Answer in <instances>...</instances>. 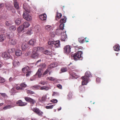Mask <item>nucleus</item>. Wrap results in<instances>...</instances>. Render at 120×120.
Instances as JSON below:
<instances>
[{"label":"nucleus","instance_id":"obj_28","mask_svg":"<svg viewBox=\"0 0 120 120\" xmlns=\"http://www.w3.org/2000/svg\"><path fill=\"white\" fill-rule=\"evenodd\" d=\"M52 51H49L48 50H46L44 52V54L47 55H49L50 56H52Z\"/></svg>","mask_w":120,"mask_h":120},{"label":"nucleus","instance_id":"obj_3","mask_svg":"<svg viewBox=\"0 0 120 120\" xmlns=\"http://www.w3.org/2000/svg\"><path fill=\"white\" fill-rule=\"evenodd\" d=\"M42 50L43 48L42 47H37L34 48L33 50L31 57L33 59L37 58L39 56V54L37 52L41 51Z\"/></svg>","mask_w":120,"mask_h":120},{"label":"nucleus","instance_id":"obj_62","mask_svg":"<svg viewBox=\"0 0 120 120\" xmlns=\"http://www.w3.org/2000/svg\"><path fill=\"white\" fill-rule=\"evenodd\" d=\"M85 41L86 42H88L89 41L88 40L89 39L88 38H85Z\"/></svg>","mask_w":120,"mask_h":120},{"label":"nucleus","instance_id":"obj_18","mask_svg":"<svg viewBox=\"0 0 120 120\" xmlns=\"http://www.w3.org/2000/svg\"><path fill=\"white\" fill-rule=\"evenodd\" d=\"M6 39V36L5 34H2L0 35V42L3 41Z\"/></svg>","mask_w":120,"mask_h":120},{"label":"nucleus","instance_id":"obj_60","mask_svg":"<svg viewBox=\"0 0 120 120\" xmlns=\"http://www.w3.org/2000/svg\"><path fill=\"white\" fill-rule=\"evenodd\" d=\"M4 6V4L3 3L0 4V8L3 7Z\"/></svg>","mask_w":120,"mask_h":120},{"label":"nucleus","instance_id":"obj_49","mask_svg":"<svg viewBox=\"0 0 120 120\" xmlns=\"http://www.w3.org/2000/svg\"><path fill=\"white\" fill-rule=\"evenodd\" d=\"M0 94L4 98H5L7 97L6 94L5 93H0Z\"/></svg>","mask_w":120,"mask_h":120},{"label":"nucleus","instance_id":"obj_35","mask_svg":"<svg viewBox=\"0 0 120 120\" xmlns=\"http://www.w3.org/2000/svg\"><path fill=\"white\" fill-rule=\"evenodd\" d=\"M12 107L11 105H6L3 108V109L4 110H6L7 109H9L11 108Z\"/></svg>","mask_w":120,"mask_h":120},{"label":"nucleus","instance_id":"obj_33","mask_svg":"<svg viewBox=\"0 0 120 120\" xmlns=\"http://www.w3.org/2000/svg\"><path fill=\"white\" fill-rule=\"evenodd\" d=\"M29 67L27 66L22 69V71L24 73L27 72L28 71Z\"/></svg>","mask_w":120,"mask_h":120},{"label":"nucleus","instance_id":"obj_45","mask_svg":"<svg viewBox=\"0 0 120 120\" xmlns=\"http://www.w3.org/2000/svg\"><path fill=\"white\" fill-rule=\"evenodd\" d=\"M59 93L56 92H54L53 93V94H52V96H59Z\"/></svg>","mask_w":120,"mask_h":120},{"label":"nucleus","instance_id":"obj_39","mask_svg":"<svg viewBox=\"0 0 120 120\" xmlns=\"http://www.w3.org/2000/svg\"><path fill=\"white\" fill-rule=\"evenodd\" d=\"M26 92L27 94H35L34 92L30 90H27Z\"/></svg>","mask_w":120,"mask_h":120},{"label":"nucleus","instance_id":"obj_21","mask_svg":"<svg viewBox=\"0 0 120 120\" xmlns=\"http://www.w3.org/2000/svg\"><path fill=\"white\" fill-rule=\"evenodd\" d=\"M13 65L15 67H17L20 64L19 62L17 60H15L14 61L13 63Z\"/></svg>","mask_w":120,"mask_h":120},{"label":"nucleus","instance_id":"obj_61","mask_svg":"<svg viewBox=\"0 0 120 120\" xmlns=\"http://www.w3.org/2000/svg\"><path fill=\"white\" fill-rule=\"evenodd\" d=\"M3 65V64L0 61V68H1Z\"/></svg>","mask_w":120,"mask_h":120},{"label":"nucleus","instance_id":"obj_52","mask_svg":"<svg viewBox=\"0 0 120 120\" xmlns=\"http://www.w3.org/2000/svg\"><path fill=\"white\" fill-rule=\"evenodd\" d=\"M47 78L50 80L53 81L55 79L54 78L52 77H48Z\"/></svg>","mask_w":120,"mask_h":120},{"label":"nucleus","instance_id":"obj_42","mask_svg":"<svg viewBox=\"0 0 120 120\" xmlns=\"http://www.w3.org/2000/svg\"><path fill=\"white\" fill-rule=\"evenodd\" d=\"M72 95V92H69L68 95V98L69 99L71 98Z\"/></svg>","mask_w":120,"mask_h":120},{"label":"nucleus","instance_id":"obj_51","mask_svg":"<svg viewBox=\"0 0 120 120\" xmlns=\"http://www.w3.org/2000/svg\"><path fill=\"white\" fill-rule=\"evenodd\" d=\"M39 84H40L44 85L47 84V83L45 81H41L39 82Z\"/></svg>","mask_w":120,"mask_h":120},{"label":"nucleus","instance_id":"obj_50","mask_svg":"<svg viewBox=\"0 0 120 120\" xmlns=\"http://www.w3.org/2000/svg\"><path fill=\"white\" fill-rule=\"evenodd\" d=\"M48 95V94H45V96H43L42 97V99L43 101H45L47 97V95Z\"/></svg>","mask_w":120,"mask_h":120},{"label":"nucleus","instance_id":"obj_29","mask_svg":"<svg viewBox=\"0 0 120 120\" xmlns=\"http://www.w3.org/2000/svg\"><path fill=\"white\" fill-rule=\"evenodd\" d=\"M62 16V14L60 13H59L58 12H57L56 13V20H58L57 19V18L58 19H59Z\"/></svg>","mask_w":120,"mask_h":120},{"label":"nucleus","instance_id":"obj_56","mask_svg":"<svg viewBox=\"0 0 120 120\" xmlns=\"http://www.w3.org/2000/svg\"><path fill=\"white\" fill-rule=\"evenodd\" d=\"M11 24L8 21H6L5 22V25L6 26H9Z\"/></svg>","mask_w":120,"mask_h":120},{"label":"nucleus","instance_id":"obj_17","mask_svg":"<svg viewBox=\"0 0 120 120\" xmlns=\"http://www.w3.org/2000/svg\"><path fill=\"white\" fill-rule=\"evenodd\" d=\"M24 29L23 25H22L18 28L17 30L18 32L19 33H21L24 30Z\"/></svg>","mask_w":120,"mask_h":120},{"label":"nucleus","instance_id":"obj_15","mask_svg":"<svg viewBox=\"0 0 120 120\" xmlns=\"http://www.w3.org/2000/svg\"><path fill=\"white\" fill-rule=\"evenodd\" d=\"M28 47V45L25 43H23L22 44L21 47L23 51L26 50Z\"/></svg>","mask_w":120,"mask_h":120},{"label":"nucleus","instance_id":"obj_20","mask_svg":"<svg viewBox=\"0 0 120 120\" xmlns=\"http://www.w3.org/2000/svg\"><path fill=\"white\" fill-rule=\"evenodd\" d=\"M14 4L15 7L17 9L19 8V7L18 3L17 2L16 0H14Z\"/></svg>","mask_w":120,"mask_h":120},{"label":"nucleus","instance_id":"obj_55","mask_svg":"<svg viewBox=\"0 0 120 120\" xmlns=\"http://www.w3.org/2000/svg\"><path fill=\"white\" fill-rule=\"evenodd\" d=\"M49 71L48 70V69H46L43 75H45L47 74Z\"/></svg>","mask_w":120,"mask_h":120},{"label":"nucleus","instance_id":"obj_30","mask_svg":"<svg viewBox=\"0 0 120 120\" xmlns=\"http://www.w3.org/2000/svg\"><path fill=\"white\" fill-rule=\"evenodd\" d=\"M9 29L11 31H15L16 29V28L15 25H12L9 27Z\"/></svg>","mask_w":120,"mask_h":120},{"label":"nucleus","instance_id":"obj_14","mask_svg":"<svg viewBox=\"0 0 120 120\" xmlns=\"http://www.w3.org/2000/svg\"><path fill=\"white\" fill-rule=\"evenodd\" d=\"M39 18L42 20H45L46 19L47 16L45 14L40 15L39 16Z\"/></svg>","mask_w":120,"mask_h":120},{"label":"nucleus","instance_id":"obj_6","mask_svg":"<svg viewBox=\"0 0 120 120\" xmlns=\"http://www.w3.org/2000/svg\"><path fill=\"white\" fill-rule=\"evenodd\" d=\"M32 110L36 113L39 116H42L43 114V112L41 111L39 109L37 108H35L32 109Z\"/></svg>","mask_w":120,"mask_h":120},{"label":"nucleus","instance_id":"obj_25","mask_svg":"<svg viewBox=\"0 0 120 120\" xmlns=\"http://www.w3.org/2000/svg\"><path fill=\"white\" fill-rule=\"evenodd\" d=\"M114 50L118 51L120 50V46L118 44H116L113 47Z\"/></svg>","mask_w":120,"mask_h":120},{"label":"nucleus","instance_id":"obj_5","mask_svg":"<svg viewBox=\"0 0 120 120\" xmlns=\"http://www.w3.org/2000/svg\"><path fill=\"white\" fill-rule=\"evenodd\" d=\"M82 53L81 51H79L75 53L73 56L74 59L75 60H82V57L81 56V55Z\"/></svg>","mask_w":120,"mask_h":120},{"label":"nucleus","instance_id":"obj_48","mask_svg":"<svg viewBox=\"0 0 120 120\" xmlns=\"http://www.w3.org/2000/svg\"><path fill=\"white\" fill-rule=\"evenodd\" d=\"M15 88L17 90H23V88L22 87H19V86H15Z\"/></svg>","mask_w":120,"mask_h":120},{"label":"nucleus","instance_id":"obj_47","mask_svg":"<svg viewBox=\"0 0 120 120\" xmlns=\"http://www.w3.org/2000/svg\"><path fill=\"white\" fill-rule=\"evenodd\" d=\"M5 80L3 78L0 77V83H3L5 82Z\"/></svg>","mask_w":120,"mask_h":120},{"label":"nucleus","instance_id":"obj_8","mask_svg":"<svg viewBox=\"0 0 120 120\" xmlns=\"http://www.w3.org/2000/svg\"><path fill=\"white\" fill-rule=\"evenodd\" d=\"M71 48L69 45H67L64 48V53L67 54L71 52Z\"/></svg>","mask_w":120,"mask_h":120},{"label":"nucleus","instance_id":"obj_59","mask_svg":"<svg viewBox=\"0 0 120 120\" xmlns=\"http://www.w3.org/2000/svg\"><path fill=\"white\" fill-rule=\"evenodd\" d=\"M96 80L97 82H100L101 78L98 77L96 79Z\"/></svg>","mask_w":120,"mask_h":120},{"label":"nucleus","instance_id":"obj_7","mask_svg":"<svg viewBox=\"0 0 120 120\" xmlns=\"http://www.w3.org/2000/svg\"><path fill=\"white\" fill-rule=\"evenodd\" d=\"M24 98L27 101L30 102L31 105H33L36 102V101L34 99L28 97H25Z\"/></svg>","mask_w":120,"mask_h":120},{"label":"nucleus","instance_id":"obj_2","mask_svg":"<svg viewBox=\"0 0 120 120\" xmlns=\"http://www.w3.org/2000/svg\"><path fill=\"white\" fill-rule=\"evenodd\" d=\"M92 76L91 74L89 71H86L85 73V75L82 77V85H86L88 82L89 77H91Z\"/></svg>","mask_w":120,"mask_h":120},{"label":"nucleus","instance_id":"obj_40","mask_svg":"<svg viewBox=\"0 0 120 120\" xmlns=\"http://www.w3.org/2000/svg\"><path fill=\"white\" fill-rule=\"evenodd\" d=\"M54 105H51L49 106H46V108L47 109H51L53 108Z\"/></svg>","mask_w":120,"mask_h":120},{"label":"nucleus","instance_id":"obj_31","mask_svg":"<svg viewBox=\"0 0 120 120\" xmlns=\"http://www.w3.org/2000/svg\"><path fill=\"white\" fill-rule=\"evenodd\" d=\"M22 25L24 28H25L28 27L29 26L30 24L28 22H25L23 23V24Z\"/></svg>","mask_w":120,"mask_h":120},{"label":"nucleus","instance_id":"obj_37","mask_svg":"<svg viewBox=\"0 0 120 120\" xmlns=\"http://www.w3.org/2000/svg\"><path fill=\"white\" fill-rule=\"evenodd\" d=\"M15 51V49L14 48L9 49L8 50V53H12L14 52Z\"/></svg>","mask_w":120,"mask_h":120},{"label":"nucleus","instance_id":"obj_38","mask_svg":"<svg viewBox=\"0 0 120 120\" xmlns=\"http://www.w3.org/2000/svg\"><path fill=\"white\" fill-rule=\"evenodd\" d=\"M61 71L63 72H66L68 71L67 68H63L61 69Z\"/></svg>","mask_w":120,"mask_h":120},{"label":"nucleus","instance_id":"obj_36","mask_svg":"<svg viewBox=\"0 0 120 120\" xmlns=\"http://www.w3.org/2000/svg\"><path fill=\"white\" fill-rule=\"evenodd\" d=\"M84 38L83 37H80L78 38V41L81 43H83Z\"/></svg>","mask_w":120,"mask_h":120},{"label":"nucleus","instance_id":"obj_10","mask_svg":"<svg viewBox=\"0 0 120 120\" xmlns=\"http://www.w3.org/2000/svg\"><path fill=\"white\" fill-rule=\"evenodd\" d=\"M16 104L18 106H24L27 104V103L23 102L21 100H19L16 102Z\"/></svg>","mask_w":120,"mask_h":120},{"label":"nucleus","instance_id":"obj_53","mask_svg":"<svg viewBox=\"0 0 120 120\" xmlns=\"http://www.w3.org/2000/svg\"><path fill=\"white\" fill-rule=\"evenodd\" d=\"M51 101L53 103H56L58 101L56 99H53L51 100Z\"/></svg>","mask_w":120,"mask_h":120},{"label":"nucleus","instance_id":"obj_12","mask_svg":"<svg viewBox=\"0 0 120 120\" xmlns=\"http://www.w3.org/2000/svg\"><path fill=\"white\" fill-rule=\"evenodd\" d=\"M9 42L11 44L14 45L17 44V41L15 39H10L9 41Z\"/></svg>","mask_w":120,"mask_h":120},{"label":"nucleus","instance_id":"obj_16","mask_svg":"<svg viewBox=\"0 0 120 120\" xmlns=\"http://www.w3.org/2000/svg\"><path fill=\"white\" fill-rule=\"evenodd\" d=\"M57 66L58 64L57 63H53L48 66V68H52L57 67Z\"/></svg>","mask_w":120,"mask_h":120},{"label":"nucleus","instance_id":"obj_54","mask_svg":"<svg viewBox=\"0 0 120 120\" xmlns=\"http://www.w3.org/2000/svg\"><path fill=\"white\" fill-rule=\"evenodd\" d=\"M40 66L41 68L43 69L45 67V64H42L40 65Z\"/></svg>","mask_w":120,"mask_h":120},{"label":"nucleus","instance_id":"obj_46","mask_svg":"<svg viewBox=\"0 0 120 120\" xmlns=\"http://www.w3.org/2000/svg\"><path fill=\"white\" fill-rule=\"evenodd\" d=\"M20 86L21 87H26L27 85L24 83H22L20 85Z\"/></svg>","mask_w":120,"mask_h":120},{"label":"nucleus","instance_id":"obj_41","mask_svg":"<svg viewBox=\"0 0 120 120\" xmlns=\"http://www.w3.org/2000/svg\"><path fill=\"white\" fill-rule=\"evenodd\" d=\"M9 10H10L12 9V6L11 5H9L6 7Z\"/></svg>","mask_w":120,"mask_h":120},{"label":"nucleus","instance_id":"obj_1","mask_svg":"<svg viewBox=\"0 0 120 120\" xmlns=\"http://www.w3.org/2000/svg\"><path fill=\"white\" fill-rule=\"evenodd\" d=\"M23 7L25 11V12L23 13V18L26 20L30 21L32 19V17L30 15L28 14L27 12L29 13L30 12V7L28 6L27 4L25 3L23 5Z\"/></svg>","mask_w":120,"mask_h":120},{"label":"nucleus","instance_id":"obj_26","mask_svg":"<svg viewBox=\"0 0 120 120\" xmlns=\"http://www.w3.org/2000/svg\"><path fill=\"white\" fill-rule=\"evenodd\" d=\"M36 40L34 39H31L28 42L29 44L31 45H33L36 42Z\"/></svg>","mask_w":120,"mask_h":120},{"label":"nucleus","instance_id":"obj_27","mask_svg":"<svg viewBox=\"0 0 120 120\" xmlns=\"http://www.w3.org/2000/svg\"><path fill=\"white\" fill-rule=\"evenodd\" d=\"M52 28L51 26L49 25H47L45 26V29L48 31H50L52 30Z\"/></svg>","mask_w":120,"mask_h":120},{"label":"nucleus","instance_id":"obj_44","mask_svg":"<svg viewBox=\"0 0 120 120\" xmlns=\"http://www.w3.org/2000/svg\"><path fill=\"white\" fill-rule=\"evenodd\" d=\"M64 23H61L59 26L60 29L63 30L64 29Z\"/></svg>","mask_w":120,"mask_h":120},{"label":"nucleus","instance_id":"obj_32","mask_svg":"<svg viewBox=\"0 0 120 120\" xmlns=\"http://www.w3.org/2000/svg\"><path fill=\"white\" fill-rule=\"evenodd\" d=\"M40 87V86L36 85L32 86L31 88L34 90H36L39 89Z\"/></svg>","mask_w":120,"mask_h":120},{"label":"nucleus","instance_id":"obj_58","mask_svg":"<svg viewBox=\"0 0 120 120\" xmlns=\"http://www.w3.org/2000/svg\"><path fill=\"white\" fill-rule=\"evenodd\" d=\"M26 74V76L27 77L29 76L30 75V74H31V72L30 71H27Z\"/></svg>","mask_w":120,"mask_h":120},{"label":"nucleus","instance_id":"obj_13","mask_svg":"<svg viewBox=\"0 0 120 120\" xmlns=\"http://www.w3.org/2000/svg\"><path fill=\"white\" fill-rule=\"evenodd\" d=\"M41 69L39 68L38 69L36 74H35V76H37L38 78L41 77L42 75V73L41 72Z\"/></svg>","mask_w":120,"mask_h":120},{"label":"nucleus","instance_id":"obj_23","mask_svg":"<svg viewBox=\"0 0 120 120\" xmlns=\"http://www.w3.org/2000/svg\"><path fill=\"white\" fill-rule=\"evenodd\" d=\"M63 31V30L59 29L56 30V33L58 35H59L63 34V33L62 32Z\"/></svg>","mask_w":120,"mask_h":120},{"label":"nucleus","instance_id":"obj_63","mask_svg":"<svg viewBox=\"0 0 120 120\" xmlns=\"http://www.w3.org/2000/svg\"><path fill=\"white\" fill-rule=\"evenodd\" d=\"M27 34H28L30 35L32 34V33L30 31H28L27 32Z\"/></svg>","mask_w":120,"mask_h":120},{"label":"nucleus","instance_id":"obj_24","mask_svg":"<svg viewBox=\"0 0 120 120\" xmlns=\"http://www.w3.org/2000/svg\"><path fill=\"white\" fill-rule=\"evenodd\" d=\"M15 54L16 56H20L22 55V52L21 50H17L15 52Z\"/></svg>","mask_w":120,"mask_h":120},{"label":"nucleus","instance_id":"obj_9","mask_svg":"<svg viewBox=\"0 0 120 120\" xmlns=\"http://www.w3.org/2000/svg\"><path fill=\"white\" fill-rule=\"evenodd\" d=\"M2 56L4 60H7L10 58V55L8 52H4L2 53Z\"/></svg>","mask_w":120,"mask_h":120},{"label":"nucleus","instance_id":"obj_11","mask_svg":"<svg viewBox=\"0 0 120 120\" xmlns=\"http://www.w3.org/2000/svg\"><path fill=\"white\" fill-rule=\"evenodd\" d=\"M67 36L66 33V32H63L61 35V40L62 41H64L66 40Z\"/></svg>","mask_w":120,"mask_h":120},{"label":"nucleus","instance_id":"obj_57","mask_svg":"<svg viewBox=\"0 0 120 120\" xmlns=\"http://www.w3.org/2000/svg\"><path fill=\"white\" fill-rule=\"evenodd\" d=\"M57 86L59 89H62V86L60 84H58L57 85Z\"/></svg>","mask_w":120,"mask_h":120},{"label":"nucleus","instance_id":"obj_43","mask_svg":"<svg viewBox=\"0 0 120 120\" xmlns=\"http://www.w3.org/2000/svg\"><path fill=\"white\" fill-rule=\"evenodd\" d=\"M69 74L70 75L73 77H75L76 75L72 71L70 72Z\"/></svg>","mask_w":120,"mask_h":120},{"label":"nucleus","instance_id":"obj_22","mask_svg":"<svg viewBox=\"0 0 120 120\" xmlns=\"http://www.w3.org/2000/svg\"><path fill=\"white\" fill-rule=\"evenodd\" d=\"M67 19L66 16H63V18L61 19L60 20V23H65L66 22V20Z\"/></svg>","mask_w":120,"mask_h":120},{"label":"nucleus","instance_id":"obj_19","mask_svg":"<svg viewBox=\"0 0 120 120\" xmlns=\"http://www.w3.org/2000/svg\"><path fill=\"white\" fill-rule=\"evenodd\" d=\"M50 88L49 86H45L41 87L40 88V90L47 91Z\"/></svg>","mask_w":120,"mask_h":120},{"label":"nucleus","instance_id":"obj_64","mask_svg":"<svg viewBox=\"0 0 120 120\" xmlns=\"http://www.w3.org/2000/svg\"><path fill=\"white\" fill-rule=\"evenodd\" d=\"M13 79L11 77H10L9 79V81L11 82L13 80Z\"/></svg>","mask_w":120,"mask_h":120},{"label":"nucleus","instance_id":"obj_34","mask_svg":"<svg viewBox=\"0 0 120 120\" xmlns=\"http://www.w3.org/2000/svg\"><path fill=\"white\" fill-rule=\"evenodd\" d=\"M15 22L16 25H19L21 22L20 19L19 18L16 19L15 20Z\"/></svg>","mask_w":120,"mask_h":120},{"label":"nucleus","instance_id":"obj_4","mask_svg":"<svg viewBox=\"0 0 120 120\" xmlns=\"http://www.w3.org/2000/svg\"><path fill=\"white\" fill-rule=\"evenodd\" d=\"M60 42L59 41H50L48 42V43L49 47L54 46L56 48L60 47Z\"/></svg>","mask_w":120,"mask_h":120}]
</instances>
